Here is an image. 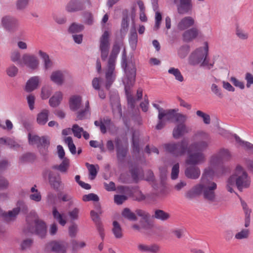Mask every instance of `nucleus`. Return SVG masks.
<instances>
[{
	"mask_svg": "<svg viewBox=\"0 0 253 253\" xmlns=\"http://www.w3.org/2000/svg\"><path fill=\"white\" fill-rule=\"evenodd\" d=\"M218 178L216 174H210L204 169L200 182L187 190L184 194V197L188 200H193L203 194L204 199L210 204L217 205L219 200L215 193L217 184L214 182L210 181L208 178Z\"/></svg>",
	"mask_w": 253,
	"mask_h": 253,
	"instance_id": "1",
	"label": "nucleus"
},
{
	"mask_svg": "<svg viewBox=\"0 0 253 253\" xmlns=\"http://www.w3.org/2000/svg\"><path fill=\"white\" fill-rule=\"evenodd\" d=\"M193 142L190 145L185 162L190 165H198L204 163L206 157L203 151L206 150L211 142L209 133L204 130H198L192 137Z\"/></svg>",
	"mask_w": 253,
	"mask_h": 253,
	"instance_id": "2",
	"label": "nucleus"
},
{
	"mask_svg": "<svg viewBox=\"0 0 253 253\" xmlns=\"http://www.w3.org/2000/svg\"><path fill=\"white\" fill-rule=\"evenodd\" d=\"M232 157L230 152L224 148L220 149L212 155L209 160V166L205 169L210 174H216L217 177L224 175L227 172L224 162L229 161Z\"/></svg>",
	"mask_w": 253,
	"mask_h": 253,
	"instance_id": "3",
	"label": "nucleus"
},
{
	"mask_svg": "<svg viewBox=\"0 0 253 253\" xmlns=\"http://www.w3.org/2000/svg\"><path fill=\"white\" fill-rule=\"evenodd\" d=\"M251 184V179L247 172L240 166L237 165L233 173L226 181V188L230 193L234 192L235 186L240 191L248 188Z\"/></svg>",
	"mask_w": 253,
	"mask_h": 253,
	"instance_id": "4",
	"label": "nucleus"
},
{
	"mask_svg": "<svg viewBox=\"0 0 253 253\" xmlns=\"http://www.w3.org/2000/svg\"><path fill=\"white\" fill-rule=\"evenodd\" d=\"M123 46L122 41H118L114 43L105 68V86L109 89L116 78L115 65L118 55L120 48Z\"/></svg>",
	"mask_w": 253,
	"mask_h": 253,
	"instance_id": "5",
	"label": "nucleus"
},
{
	"mask_svg": "<svg viewBox=\"0 0 253 253\" xmlns=\"http://www.w3.org/2000/svg\"><path fill=\"white\" fill-rule=\"evenodd\" d=\"M209 48L207 42L203 47H199L193 51L188 58L189 63L193 66L199 65L210 69L213 66V63H210L207 59Z\"/></svg>",
	"mask_w": 253,
	"mask_h": 253,
	"instance_id": "6",
	"label": "nucleus"
},
{
	"mask_svg": "<svg viewBox=\"0 0 253 253\" xmlns=\"http://www.w3.org/2000/svg\"><path fill=\"white\" fill-rule=\"evenodd\" d=\"M166 150L176 157L184 156L190 150V145L187 139H183L177 143H170L165 145Z\"/></svg>",
	"mask_w": 253,
	"mask_h": 253,
	"instance_id": "7",
	"label": "nucleus"
},
{
	"mask_svg": "<svg viewBox=\"0 0 253 253\" xmlns=\"http://www.w3.org/2000/svg\"><path fill=\"white\" fill-rule=\"evenodd\" d=\"M127 75L128 76L127 78L124 79L123 83L125 85V89L126 95L128 104L131 108H133L134 107L135 101L132 95L131 94L130 89V88L133 86L135 82L134 68L132 67L130 72H128Z\"/></svg>",
	"mask_w": 253,
	"mask_h": 253,
	"instance_id": "8",
	"label": "nucleus"
},
{
	"mask_svg": "<svg viewBox=\"0 0 253 253\" xmlns=\"http://www.w3.org/2000/svg\"><path fill=\"white\" fill-rule=\"evenodd\" d=\"M167 2L175 5L179 14L189 13L194 7L193 0H167Z\"/></svg>",
	"mask_w": 253,
	"mask_h": 253,
	"instance_id": "9",
	"label": "nucleus"
},
{
	"mask_svg": "<svg viewBox=\"0 0 253 253\" xmlns=\"http://www.w3.org/2000/svg\"><path fill=\"white\" fill-rule=\"evenodd\" d=\"M28 139L30 144L37 145L42 154L43 155L46 154L47 148L49 145V140L48 139L44 136L41 138L37 135L29 133Z\"/></svg>",
	"mask_w": 253,
	"mask_h": 253,
	"instance_id": "10",
	"label": "nucleus"
},
{
	"mask_svg": "<svg viewBox=\"0 0 253 253\" xmlns=\"http://www.w3.org/2000/svg\"><path fill=\"white\" fill-rule=\"evenodd\" d=\"M34 224L35 227H33L28 223L26 228L24 230L25 234L35 233L42 238L45 237L46 234V226L45 222L41 219H36Z\"/></svg>",
	"mask_w": 253,
	"mask_h": 253,
	"instance_id": "11",
	"label": "nucleus"
},
{
	"mask_svg": "<svg viewBox=\"0 0 253 253\" xmlns=\"http://www.w3.org/2000/svg\"><path fill=\"white\" fill-rule=\"evenodd\" d=\"M178 109L163 110V111L158 113V122L156 126L157 129H162L168 121H172L174 118L175 113L178 112Z\"/></svg>",
	"mask_w": 253,
	"mask_h": 253,
	"instance_id": "12",
	"label": "nucleus"
},
{
	"mask_svg": "<svg viewBox=\"0 0 253 253\" xmlns=\"http://www.w3.org/2000/svg\"><path fill=\"white\" fill-rule=\"evenodd\" d=\"M111 33L109 31H105L99 39V50L102 60H106L110 49V37Z\"/></svg>",
	"mask_w": 253,
	"mask_h": 253,
	"instance_id": "13",
	"label": "nucleus"
},
{
	"mask_svg": "<svg viewBox=\"0 0 253 253\" xmlns=\"http://www.w3.org/2000/svg\"><path fill=\"white\" fill-rule=\"evenodd\" d=\"M28 211V208L26 204L22 201H19L16 204V208L7 212L3 213L2 215L5 220L9 221L14 220L20 211L25 213Z\"/></svg>",
	"mask_w": 253,
	"mask_h": 253,
	"instance_id": "14",
	"label": "nucleus"
},
{
	"mask_svg": "<svg viewBox=\"0 0 253 253\" xmlns=\"http://www.w3.org/2000/svg\"><path fill=\"white\" fill-rule=\"evenodd\" d=\"M1 25L3 29L8 32H16L19 26V21L10 16H4L1 18Z\"/></svg>",
	"mask_w": 253,
	"mask_h": 253,
	"instance_id": "15",
	"label": "nucleus"
},
{
	"mask_svg": "<svg viewBox=\"0 0 253 253\" xmlns=\"http://www.w3.org/2000/svg\"><path fill=\"white\" fill-rule=\"evenodd\" d=\"M22 63L21 66H26L32 70L37 69L39 65V60L33 54L24 53L22 56Z\"/></svg>",
	"mask_w": 253,
	"mask_h": 253,
	"instance_id": "16",
	"label": "nucleus"
},
{
	"mask_svg": "<svg viewBox=\"0 0 253 253\" xmlns=\"http://www.w3.org/2000/svg\"><path fill=\"white\" fill-rule=\"evenodd\" d=\"M69 73L64 70H56L53 71L50 75V81L57 85H62L66 78H70Z\"/></svg>",
	"mask_w": 253,
	"mask_h": 253,
	"instance_id": "17",
	"label": "nucleus"
},
{
	"mask_svg": "<svg viewBox=\"0 0 253 253\" xmlns=\"http://www.w3.org/2000/svg\"><path fill=\"white\" fill-rule=\"evenodd\" d=\"M68 247L67 243L63 241H53L47 245V248L57 253H65Z\"/></svg>",
	"mask_w": 253,
	"mask_h": 253,
	"instance_id": "18",
	"label": "nucleus"
},
{
	"mask_svg": "<svg viewBox=\"0 0 253 253\" xmlns=\"http://www.w3.org/2000/svg\"><path fill=\"white\" fill-rule=\"evenodd\" d=\"M41 78L38 76H36L30 78L27 82L25 90L30 92L37 89L41 83Z\"/></svg>",
	"mask_w": 253,
	"mask_h": 253,
	"instance_id": "19",
	"label": "nucleus"
},
{
	"mask_svg": "<svg viewBox=\"0 0 253 253\" xmlns=\"http://www.w3.org/2000/svg\"><path fill=\"white\" fill-rule=\"evenodd\" d=\"M185 175L186 177L191 179H197L201 174L199 168L196 165H191L187 167L185 170Z\"/></svg>",
	"mask_w": 253,
	"mask_h": 253,
	"instance_id": "20",
	"label": "nucleus"
},
{
	"mask_svg": "<svg viewBox=\"0 0 253 253\" xmlns=\"http://www.w3.org/2000/svg\"><path fill=\"white\" fill-rule=\"evenodd\" d=\"M195 20L191 16H185L178 22L177 25V29L179 31H183L187 29L195 24Z\"/></svg>",
	"mask_w": 253,
	"mask_h": 253,
	"instance_id": "21",
	"label": "nucleus"
},
{
	"mask_svg": "<svg viewBox=\"0 0 253 253\" xmlns=\"http://www.w3.org/2000/svg\"><path fill=\"white\" fill-rule=\"evenodd\" d=\"M122 67L124 68L125 72V76L126 77L124 78H127V73L128 72H130L131 71L132 68L133 67L135 69V78L136 77V69L135 65L132 63H128L127 64L126 62V52L125 48H124V50L122 52V61H121Z\"/></svg>",
	"mask_w": 253,
	"mask_h": 253,
	"instance_id": "22",
	"label": "nucleus"
},
{
	"mask_svg": "<svg viewBox=\"0 0 253 253\" xmlns=\"http://www.w3.org/2000/svg\"><path fill=\"white\" fill-rule=\"evenodd\" d=\"M151 3L152 5L153 9L155 11V23L154 27V30L157 31L160 27L162 21V14L158 10V0H151Z\"/></svg>",
	"mask_w": 253,
	"mask_h": 253,
	"instance_id": "23",
	"label": "nucleus"
},
{
	"mask_svg": "<svg viewBox=\"0 0 253 253\" xmlns=\"http://www.w3.org/2000/svg\"><path fill=\"white\" fill-rule=\"evenodd\" d=\"M189 128L185 124H178L173 128L172 136L175 139H178L185 134L189 132Z\"/></svg>",
	"mask_w": 253,
	"mask_h": 253,
	"instance_id": "24",
	"label": "nucleus"
},
{
	"mask_svg": "<svg viewBox=\"0 0 253 253\" xmlns=\"http://www.w3.org/2000/svg\"><path fill=\"white\" fill-rule=\"evenodd\" d=\"M38 54L42 60L43 69L45 71L51 70L53 67V62L48 54L42 50H39Z\"/></svg>",
	"mask_w": 253,
	"mask_h": 253,
	"instance_id": "25",
	"label": "nucleus"
},
{
	"mask_svg": "<svg viewBox=\"0 0 253 253\" xmlns=\"http://www.w3.org/2000/svg\"><path fill=\"white\" fill-rule=\"evenodd\" d=\"M82 3L78 0H70L65 6V10L69 13H73L83 10Z\"/></svg>",
	"mask_w": 253,
	"mask_h": 253,
	"instance_id": "26",
	"label": "nucleus"
},
{
	"mask_svg": "<svg viewBox=\"0 0 253 253\" xmlns=\"http://www.w3.org/2000/svg\"><path fill=\"white\" fill-rule=\"evenodd\" d=\"M137 249L140 252L149 253H158L160 251V247L157 244H139L137 245Z\"/></svg>",
	"mask_w": 253,
	"mask_h": 253,
	"instance_id": "27",
	"label": "nucleus"
},
{
	"mask_svg": "<svg viewBox=\"0 0 253 253\" xmlns=\"http://www.w3.org/2000/svg\"><path fill=\"white\" fill-rule=\"evenodd\" d=\"M199 31L195 27L190 28L185 31L182 34L183 40L184 42H190L195 39L199 35Z\"/></svg>",
	"mask_w": 253,
	"mask_h": 253,
	"instance_id": "28",
	"label": "nucleus"
},
{
	"mask_svg": "<svg viewBox=\"0 0 253 253\" xmlns=\"http://www.w3.org/2000/svg\"><path fill=\"white\" fill-rule=\"evenodd\" d=\"M48 179L50 185L55 189H58L61 183V178L59 174L51 171H48Z\"/></svg>",
	"mask_w": 253,
	"mask_h": 253,
	"instance_id": "29",
	"label": "nucleus"
},
{
	"mask_svg": "<svg viewBox=\"0 0 253 253\" xmlns=\"http://www.w3.org/2000/svg\"><path fill=\"white\" fill-rule=\"evenodd\" d=\"M82 98L79 95H73L69 100V107L73 111L79 110L82 106Z\"/></svg>",
	"mask_w": 253,
	"mask_h": 253,
	"instance_id": "30",
	"label": "nucleus"
},
{
	"mask_svg": "<svg viewBox=\"0 0 253 253\" xmlns=\"http://www.w3.org/2000/svg\"><path fill=\"white\" fill-rule=\"evenodd\" d=\"M90 216L92 220L95 223L97 226V230L99 233V235L103 240L104 237V229L102 225L101 224L98 213L95 212L93 211H90Z\"/></svg>",
	"mask_w": 253,
	"mask_h": 253,
	"instance_id": "31",
	"label": "nucleus"
},
{
	"mask_svg": "<svg viewBox=\"0 0 253 253\" xmlns=\"http://www.w3.org/2000/svg\"><path fill=\"white\" fill-rule=\"evenodd\" d=\"M49 111L44 109L42 110L37 115V121L40 125H44L48 120Z\"/></svg>",
	"mask_w": 253,
	"mask_h": 253,
	"instance_id": "32",
	"label": "nucleus"
},
{
	"mask_svg": "<svg viewBox=\"0 0 253 253\" xmlns=\"http://www.w3.org/2000/svg\"><path fill=\"white\" fill-rule=\"evenodd\" d=\"M63 98V93L61 91H56L49 100V104L52 107L58 106Z\"/></svg>",
	"mask_w": 253,
	"mask_h": 253,
	"instance_id": "33",
	"label": "nucleus"
},
{
	"mask_svg": "<svg viewBox=\"0 0 253 253\" xmlns=\"http://www.w3.org/2000/svg\"><path fill=\"white\" fill-rule=\"evenodd\" d=\"M36 187L37 186L35 185L31 188L29 197L31 201L38 203L42 200V195Z\"/></svg>",
	"mask_w": 253,
	"mask_h": 253,
	"instance_id": "34",
	"label": "nucleus"
},
{
	"mask_svg": "<svg viewBox=\"0 0 253 253\" xmlns=\"http://www.w3.org/2000/svg\"><path fill=\"white\" fill-rule=\"evenodd\" d=\"M52 214L54 218L62 226H64L66 222V215L64 213H60L57 210L54 208L52 211Z\"/></svg>",
	"mask_w": 253,
	"mask_h": 253,
	"instance_id": "35",
	"label": "nucleus"
},
{
	"mask_svg": "<svg viewBox=\"0 0 253 253\" xmlns=\"http://www.w3.org/2000/svg\"><path fill=\"white\" fill-rule=\"evenodd\" d=\"M250 235V231L248 228L242 229L235 235V239L238 241L247 240Z\"/></svg>",
	"mask_w": 253,
	"mask_h": 253,
	"instance_id": "36",
	"label": "nucleus"
},
{
	"mask_svg": "<svg viewBox=\"0 0 253 253\" xmlns=\"http://www.w3.org/2000/svg\"><path fill=\"white\" fill-rule=\"evenodd\" d=\"M115 142L117 147V154L118 159L120 161H122L124 160L126 155L127 150L125 148H121L120 147V140L119 139H116Z\"/></svg>",
	"mask_w": 253,
	"mask_h": 253,
	"instance_id": "37",
	"label": "nucleus"
},
{
	"mask_svg": "<svg viewBox=\"0 0 253 253\" xmlns=\"http://www.w3.org/2000/svg\"><path fill=\"white\" fill-rule=\"evenodd\" d=\"M85 166L87 167L89 171V178L91 180L94 179L97 175V170L99 169L98 165H94L86 163H85Z\"/></svg>",
	"mask_w": 253,
	"mask_h": 253,
	"instance_id": "38",
	"label": "nucleus"
},
{
	"mask_svg": "<svg viewBox=\"0 0 253 253\" xmlns=\"http://www.w3.org/2000/svg\"><path fill=\"white\" fill-rule=\"evenodd\" d=\"M112 232L116 238H121L123 237L122 229L120 224L116 221L113 222Z\"/></svg>",
	"mask_w": 253,
	"mask_h": 253,
	"instance_id": "39",
	"label": "nucleus"
},
{
	"mask_svg": "<svg viewBox=\"0 0 253 253\" xmlns=\"http://www.w3.org/2000/svg\"><path fill=\"white\" fill-rule=\"evenodd\" d=\"M235 34L236 36L241 40L247 41L249 38V33L244 29L237 27L236 29Z\"/></svg>",
	"mask_w": 253,
	"mask_h": 253,
	"instance_id": "40",
	"label": "nucleus"
},
{
	"mask_svg": "<svg viewBox=\"0 0 253 253\" xmlns=\"http://www.w3.org/2000/svg\"><path fill=\"white\" fill-rule=\"evenodd\" d=\"M155 218L162 221H166L169 218L170 214L161 210H157L154 215Z\"/></svg>",
	"mask_w": 253,
	"mask_h": 253,
	"instance_id": "41",
	"label": "nucleus"
},
{
	"mask_svg": "<svg viewBox=\"0 0 253 253\" xmlns=\"http://www.w3.org/2000/svg\"><path fill=\"white\" fill-rule=\"evenodd\" d=\"M10 58L13 62L16 63L18 65L21 66L22 58L21 59V53L18 50H13L10 53Z\"/></svg>",
	"mask_w": 253,
	"mask_h": 253,
	"instance_id": "42",
	"label": "nucleus"
},
{
	"mask_svg": "<svg viewBox=\"0 0 253 253\" xmlns=\"http://www.w3.org/2000/svg\"><path fill=\"white\" fill-rule=\"evenodd\" d=\"M69 166V160L65 158L59 165H56L52 167L54 169L59 170L62 172H66Z\"/></svg>",
	"mask_w": 253,
	"mask_h": 253,
	"instance_id": "43",
	"label": "nucleus"
},
{
	"mask_svg": "<svg viewBox=\"0 0 253 253\" xmlns=\"http://www.w3.org/2000/svg\"><path fill=\"white\" fill-rule=\"evenodd\" d=\"M129 42L132 49H135L137 43V34L135 29L131 30Z\"/></svg>",
	"mask_w": 253,
	"mask_h": 253,
	"instance_id": "44",
	"label": "nucleus"
},
{
	"mask_svg": "<svg viewBox=\"0 0 253 253\" xmlns=\"http://www.w3.org/2000/svg\"><path fill=\"white\" fill-rule=\"evenodd\" d=\"M52 91V87L48 85H43L41 88V97L42 99H47Z\"/></svg>",
	"mask_w": 253,
	"mask_h": 253,
	"instance_id": "45",
	"label": "nucleus"
},
{
	"mask_svg": "<svg viewBox=\"0 0 253 253\" xmlns=\"http://www.w3.org/2000/svg\"><path fill=\"white\" fill-rule=\"evenodd\" d=\"M168 73L174 76L175 80L178 81L182 82L184 81L183 77L178 69L173 67L170 68L168 70Z\"/></svg>",
	"mask_w": 253,
	"mask_h": 253,
	"instance_id": "46",
	"label": "nucleus"
},
{
	"mask_svg": "<svg viewBox=\"0 0 253 253\" xmlns=\"http://www.w3.org/2000/svg\"><path fill=\"white\" fill-rule=\"evenodd\" d=\"M234 137L237 142H238L241 146L245 149L250 151L251 152L253 153V144L248 142L242 141L240 138L236 135H234Z\"/></svg>",
	"mask_w": 253,
	"mask_h": 253,
	"instance_id": "47",
	"label": "nucleus"
},
{
	"mask_svg": "<svg viewBox=\"0 0 253 253\" xmlns=\"http://www.w3.org/2000/svg\"><path fill=\"white\" fill-rule=\"evenodd\" d=\"M122 215L124 217L130 220L135 221L137 220L135 214L132 212L129 209H125L122 212Z\"/></svg>",
	"mask_w": 253,
	"mask_h": 253,
	"instance_id": "48",
	"label": "nucleus"
},
{
	"mask_svg": "<svg viewBox=\"0 0 253 253\" xmlns=\"http://www.w3.org/2000/svg\"><path fill=\"white\" fill-rule=\"evenodd\" d=\"M84 28L83 25L73 23L69 27L68 31L71 33H76L81 32Z\"/></svg>",
	"mask_w": 253,
	"mask_h": 253,
	"instance_id": "49",
	"label": "nucleus"
},
{
	"mask_svg": "<svg viewBox=\"0 0 253 253\" xmlns=\"http://www.w3.org/2000/svg\"><path fill=\"white\" fill-rule=\"evenodd\" d=\"M65 142L68 145L70 151L72 154L76 153V147L73 143V139L71 137L68 136L65 138Z\"/></svg>",
	"mask_w": 253,
	"mask_h": 253,
	"instance_id": "50",
	"label": "nucleus"
},
{
	"mask_svg": "<svg viewBox=\"0 0 253 253\" xmlns=\"http://www.w3.org/2000/svg\"><path fill=\"white\" fill-rule=\"evenodd\" d=\"M71 130L74 134V135L78 138H81L82 137V133L84 131L83 127L79 126L77 124H74Z\"/></svg>",
	"mask_w": 253,
	"mask_h": 253,
	"instance_id": "51",
	"label": "nucleus"
},
{
	"mask_svg": "<svg viewBox=\"0 0 253 253\" xmlns=\"http://www.w3.org/2000/svg\"><path fill=\"white\" fill-rule=\"evenodd\" d=\"M133 197L134 200L141 202L150 198V195H145L141 191L137 190L133 193Z\"/></svg>",
	"mask_w": 253,
	"mask_h": 253,
	"instance_id": "52",
	"label": "nucleus"
},
{
	"mask_svg": "<svg viewBox=\"0 0 253 253\" xmlns=\"http://www.w3.org/2000/svg\"><path fill=\"white\" fill-rule=\"evenodd\" d=\"M196 115L203 119L204 123L206 125H209L211 123V117L210 115L206 114L202 111L198 110L196 112Z\"/></svg>",
	"mask_w": 253,
	"mask_h": 253,
	"instance_id": "53",
	"label": "nucleus"
},
{
	"mask_svg": "<svg viewBox=\"0 0 253 253\" xmlns=\"http://www.w3.org/2000/svg\"><path fill=\"white\" fill-rule=\"evenodd\" d=\"M190 50V47L188 45L182 46L178 50V54L181 58H185Z\"/></svg>",
	"mask_w": 253,
	"mask_h": 253,
	"instance_id": "54",
	"label": "nucleus"
},
{
	"mask_svg": "<svg viewBox=\"0 0 253 253\" xmlns=\"http://www.w3.org/2000/svg\"><path fill=\"white\" fill-rule=\"evenodd\" d=\"M131 176L132 178L135 181H137L143 178L142 174L140 170L138 169H134L131 171Z\"/></svg>",
	"mask_w": 253,
	"mask_h": 253,
	"instance_id": "55",
	"label": "nucleus"
},
{
	"mask_svg": "<svg viewBox=\"0 0 253 253\" xmlns=\"http://www.w3.org/2000/svg\"><path fill=\"white\" fill-rule=\"evenodd\" d=\"M174 115V119L175 120V122L178 123L179 124H184L188 118L186 115H183L177 112L175 113Z\"/></svg>",
	"mask_w": 253,
	"mask_h": 253,
	"instance_id": "56",
	"label": "nucleus"
},
{
	"mask_svg": "<svg viewBox=\"0 0 253 253\" xmlns=\"http://www.w3.org/2000/svg\"><path fill=\"white\" fill-rule=\"evenodd\" d=\"M80 209L75 208L68 212V215L70 218L72 220H77L79 218Z\"/></svg>",
	"mask_w": 253,
	"mask_h": 253,
	"instance_id": "57",
	"label": "nucleus"
},
{
	"mask_svg": "<svg viewBox=\"0 0 253 253\" xmlns=\"http://www.w3.org/2000/svg\"><path fill=\"white\" fill-rule=\"evenodd\" d=\"M33 243V241L31 239H27L23 240L20 245L21 250L24 251L30 249L32 246Z\"/></svg>",
	"mask_w": 253,
	"mask_h": 253,
	"instance_id": "58",
	"label": "nucleus"
},
{
	"mask_svg": "<svg viewBox=\"0 0 253 253\" xmlns=\"http://www.w3.org/2000/svg\"><path fill=\"white\" fill-rule=\"evenodd\" d=\"M112 110L115 116L118 117H121L122 115V109L121 105L118 101L116 104H112Z\"/></svg>",
	"mask_w": 253,
	"mask_h": 253,
	"instance_id": "59",
	"label": "nucleus"
},
{
	"mask_svg": "<svg viewBox=\"0 0 253 253\" xmlns=\"http://www.w3.org/2000/svg\"><path fill=\"white\" fill-rule=\"evenodd\" d=\"M18 71V68L13 65L10 66L6 69V73L7 75L10 77H13L16 76Z\"/></svg>",
	"mask_w": 253,
	"mask_h": 253,
	"instance_id": "60",
	"label": "nucleus"
},
{
	"mask_svg": "<svg viewBox=\"0 0 253 253\" xmlns=\"http://www.w3.org/2000/svg\"><path fill=\"white\" fill-rule=\"evenodd\" d=\"M83 200L85 202L93 201H98L99 197L98 196L93 193H90L87 195H84L83 197Z\"/></svg>",
	"mask_w": 253,
	"mask_h": 253,
	"instance_id": "61",
	"label": "nucleus"
},
{
	"mask_svg": "<svg viewBox=\"0 0 253 253\" xmlns=\"http://www.w3.org/2000/svg\"><path fill=\"white\" fill-rule=\"evenodd\" d=\"M230 81L236 87H239L241 89H243L245 88L244 83L238 80L234 77H231Z\"/></svg>",
	"mask_w": 253,
	"mask_h": 253,
	"instance_id": "62",
	"label": "nucleus"
},
{
	"mask_svg": "<svg viewBox=\"0 0 253 253\" xmlns=\"http://www.w3.org/2000/svg\"><path fill=\"white\" fill-rule=\"evenodd\" d=\"M84 23L91 25L93 23V16L92 14L89 12H86L84 13Z\"/></svg>",
	"mask_w": 253,
	"mask_h": 253,
	"instance_id": "63",
	"label": "nucleus"
},
{
	"mask_svg": "<svg viewBox=\"0 0 253 253\" xmlns=\"http://www.w3.org/2000/svg\"><path fill=\"white\" fill-rule=\"evenodd\" d=\"M149 219H141L139 224L142 229H149L152 227V224L149 221Z\"/></svg>",
	"mask_w": 253,
	"mask_h": 253,
	"instance_id": "64",
	"label": "nucleus"
}]
</instances>
